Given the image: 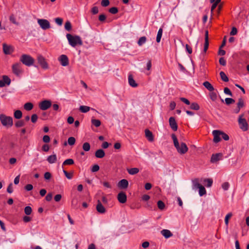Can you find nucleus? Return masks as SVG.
<instances>
[{
	"mask_svg": "<svg viewBox=\"0 0 249 249\" xmlns=\"http://www.w3.org/2000/svg\"><path fill=\"white\" fill-rule=\"evenodd\" d=\"M172 138L173 140L174 146L178 153L184 154L188 151V148L185 143L182 142L179 145L177 138L175 134H173L172 135Z\"/></svg>",
	"mask_w": 249,
	"mask_h": 249,
	"instance_id": "nucleus-1",
	"label": "nucleus"
},
{
	"mask_svg": "<svg viewBox=\"0 0 249 249\" xmlns=\"http://www.w3.org/2000/svg\"><path fill=\"white\" fill-rule=\"evenodd\" d=\"M66 37L69 43L72 47H75L77 45H82L83 44V42L79 36H73L71 34H68L66 35Z\"/></svg>",
	"mask_w": 249,
	"mask_h": 249,
	"instance_id": "nucleus-2",
	"label": "nucleus"
},
{
	"mask_svg": "<svg viewBox=\"0 0 249 249\" xmlns=\"http://www.w3.org/2000/svg\"><path fill=\"white\" fill-rule=\"evenodd\" d=\"M0 121L2 124L7 127L12 126L13 124L12 117L6 116L3 114H0Z\"/></svg>",
	"mask_w": 249,
	"mask_h": 249,
	"instance_id": "nucleus-3",
	"label": "nucleus"
},
{
	"mask_svg": "<svg viewBox=\"0 0 249 249\" xmlns=\"http://www.w3.org/2000/svg\"><path fill=\"white\" fill-rule=\"evenodd\" d=\"M20 61L25 65L30 67L33 65L35 62V59L30 55L22 54L20 58Z\"/></svg>",
	"mask_w": 249,
	"mask_h": 249,
	"instance_id": "nucleus-4",
	"label": "nucleus"
},
{
	"mask_svg": "<svg viewBox=\"0 0 249 249\" xmlns=\"http://www.w3.org/2000/svg\"><path fill=\"white\" fill-rule=\"evenodd\" d=\"M37 61L38 64L43 70H47L49 69V65L46 61V59L42 55L39 54L37 56Z\"/></svg>",
	"mask_w": 249,
	"mask_h": 249,
	"instance_id": "nucleus-5",
	"label": "nucleus"
},
{
	"mask_svg": "<svg viewBox=\"0 0 249 249\" xmlns=\"http://www.w3.org/2000/svg\"><path fill=\"white\" fill-rule=\"evenodd\" d=\"M243 115H241L238 119V123L240 128L243 131H246L248 130V124L245 119L243 118Z\"/></svg>",
	"mask_w": 249,
	"mask_h": 249,
	"instance_id": "nucleus-6",
	"label": "nucleus"
},
{
	"mask_svg": "<svg viewBox=\"0 0 249 249\" xmlns=\"http://www.w3.org/2000/svg\"><path fill=\"white\" fill-rule=\"evenodd\" d=\"M37 23L40 26V28L44 30H47L51 27L50 22L48 20L45 19H38Z\"/></svg>",
	"mask_w": 249,
	"mask_h": 249,
	"instance_id": "nucleus-7",
	"label": "nucleus"
},
{
	"mask_svg": "<svg viewBox=\"0 0 249 249\" xmlns=\"http://www.w3.org/2000/svg\"><path fill=\"white\" fill-rule=\"evenodd\" d=\"M21 65L20 63H16L12 66L13 72L17 76H19L22 72Z\"/></svg>",
	"mask_w": 249,
	"mask_h": 249,
	"instance_id": "nucleus-8",
	"label": "nucleus"
},
{
	"mask_svg": "<svg viewBox=\"0 0 249 249\" xmlns=\"http://www.w3.org/2000/svg\"><path fill=\"white\" fill-rule=\"evenodd\" d=\"M52 103L50 100H44L39 104V107L42 110H46L51 107Z\"/></svg>",
	"mask_w": 249,
	"mask_h": 249,
	"instance_id": "nucleus-9",
	"label": "nucleus"
},
{
	"mask_svg": "<svg viewBox=\"0 0 249 249\" xmlns=\"http://www.w3.org/2000/svg\"><path fill=\"white\" fill-rule=\"evenodd\" d=\"M58 61L63 66H67L69 64L68 57L65 54L61 55L58 58Z\"/></svg>",
	"mask_w": 249,
	"mask_h": 249,
	"instance_id": "nucleus-10",
	"label": "nucleus"
},
{
	"mask_svg": "<svg viewBox=\"0 0 249 249\" xmlns=\"http://www.w3.org/2000/svg\"><path fill=\"white\" fill-rule=\"evenodd\" d=\"M118 201L121 203H124L126 201L127 196L125 193L120 192L117 196Z\"/></svg>",
	"mask_w": 249,
	"mask_h": 249,
	"instance_id": "nucleus-11",
	"label": "nucleus"
},
{
	"mask_svg": "<svg viewBox=\"0 0 249 249\" xmlns=\"http://www.w3.org/2000/svg\"><path fill=\"white\" fill-rule=\"evenodd\" d=\"M2 46L3 52L6 54H10L14 51L13 48L11 46L7 45L5 43L3 44Z\"/></svg>",
	"mask_w": 249,
	"mask_h": 249,
	"instance_id": "nucleus-12",
	"label": "nucleus"
},
{
	"mask_svg": "<svg viewBox=\"0 0 249 249\" xmlns=\"http://www.w3.org/2000/svg\"><path fill=\"white\" fill-rule=\"evenodd\" d=\"M221 131L219 130H215L213 131V142L215 143L219 142L221 140L220 138Z\"/></svg>",
	"mask_w": 249,
	"mask_h": 249,
	"instance_id": "nucleus-13",
	"label": "nucleus"
},
{
	"mask_svg": "<svg viewBox=\"0 0 249 249\" xmlns=\"http://www.w3.org/2000/svg\"><path fill=\"white\" fill-rule=\"evenodd\" d=\"M169 123L170 127L174 131H177L178 129V125L175 118L173 117H171L169 120Z\"/></svg>",
	"mask_w": 249,
	"mask_h": 249,
	"instance_id": "nucleus-14",
	"label": "nucleus"
},
{
	"mask_svg": "<svg viewBox=\"0 0 249 249\" xmlns=\"http://www.w3.org/2000/svg\"><path fill=\"white\" fill-rule=\"evenodd\" d=\"M222 157V154L221 153H216L215 154H213L212 156L211 161L213 163L216 162L217 161L221 160Z\"/></svg>",
	"mask_w": 249,
	"mask_h": 249,
	"instance_id": "nucleus-15",
	"label": "nucleus"
},
{
	"mask_svg": "<svg viewBox=\"0 0 249 249\" xmlns=\"http://www.w3.org/2000/svg\"><path fill=\"white\" fill-rule=\"evenodd\" d=\"M118 186L121 189H126L128 186V182L126 179H123L118 182Z\"/></svg>",
	"mask_w": 249,
	"mask_h": 249,
	"instance_id": "nucleus-16",
	"label": "nucleus"
},
{
	"mask_svg": "<svg viewBox=\"0 0 249 249\" xmlns=\"http://www.w3.org/2000/svg\"><path fill=\"white\" fill-rule=\"evenodd\" d=\"M96 210L98 212L101 213H104L106 212V209L99 200L97 201Z\"/></svg>",
	"mask_w": 249,
	"mask_h": 249,
	"instance_id": "nucleus-17",
	"label": "nucleus"
},
{
	"mask_svg": "<svg viewBox=\"0 0 249 249\" xmlns=\"http://www.w3.org/2000/svg\"><path fill=\"white\" fill-rule=\"evenodd\" d=\"M128 83L129 85L132 87H137L138 85L134 80L132 74H129L128 77Z\"/></svg>",
	"mask_w": 249,
	"mask_h": 249,
	"instance_id": "nucleus-18",
	"label": "nucleus"
},
{
	"mask_svg": "<svg viewBox=\"0 0 249 249\" xmlns=\"http://www.w3.org/2000/svg\"><path fill=\"white\" fill-rule=\"evenodd\" d=\"M145 135L146 138L148 139V140L150 142H152L154 140L153 135L149 130L146 129L145 130Z\"/></svg>",
	"mask_w": 249,
	"mask_h": 249,
	"instance_id": "nucleus-19",
	"label": "nucleus"
},
{
	"mask_svg": "<svg viewBox=\"0 0 249 249\" xmlns=\"http://www.w3.org/2000/svg\"><path fill=\"white\" fill-rule=\"evenodd\" d=\"M193 185L192 189L193 190H196L199 189L202 185L199 183V179L198 178H195L192 180Z\"/></svg>",
	"mask_w": 249,
	"mask_h": 249,
	"instance_id": "nucleus-20",
	"label": "nucleus"
},
{
	"mask_svg": "<svg viewBox=\"0 0 249 249\" xmlns=\"http://www.w3.org/2000/svg\"><path fill=\"white\" fill-rule=\"evenodd\" d=\"M161 233L165 238H168L173 235L172 232L168 230H162Z\"/></svg>",
	"mask_w": 249,
	"mask_h": 249,
	"instance_id": "nucleus-21",
	"label": "nucleus"
},
{
	"mask_svg": "<svg viewBox=\"0 0 249 249\" xmlns=\"http://www.w3.org/2000/svg\"><path fill=\"white\" fill-rule=\"evenodd\" d=\"M95 155L96 158H102L105 156V153L103 149H100L95 152Z\"/></svg>",
	"mask_w": 249,
	"mask_h": 249,
	"instance_id": "nucleus-22",
	"label": "nucleus"
},
{
	"mask_svg": "<svg viewBox=\"0 0 249 249\" xmlns=\"http://www.w3.org/2000/svg\"><path fill=\"white\" fill-rule=\"evenodd\" d=\"M203 86L209 91H213L214 89L211 83L208 81H205L203 84Z\"/></svg>",
	"mask_w": 249,
	"mask_h": 249,
	"instance_id": "nucleus-23",
	"label": "nucleus"
},
{
	"mask_svg": "<svg viewBox=\"0 0 249 249\" xmlns=\"http://www.w3.org/2000/svg\"><path fill=\"white\" fill-rule=\"evenodd\" d=\"M57 157L55 154H53L49 156L47 158V161L50 163H53L56 161Z\"/></svg>",
	"mask_w": 249,
	"mask_h": 249,
	"instance_id": "nucleus-24",
	"label": "nucleus"
},
{
	"mask_svg": "<svg viewBox=\"0 0 249 249\" xmlns=\"http://www.w3.org/2000/svg\"><path fill=\"white\" fill-rule=\"evenodd\" d=\"M127 171L129 174L134 175L139 172V169L137 168H132L130 169H127Z\"/></svg>",
	"mask_w": 249,
	"mask_h": 249,
	"instance_id": "nucleus-25",
	"label": "nucleus"
},
{
	"mask_svg": "<svg viewBox=\"0 0 249 249\" xmlns=\"http://www.w3.org/2000/svg\"><path fill=\"white\" fill-rule=\"evenodd\" d=\"M163 30L162 28H160L158 32L156 41L157 42L159 43L160 41L162 35Z\"/></svg>",
	"mask_w": 249,
	"mask_h": 249,
	"instance_id": "nucleus-26",
	"label": "nucleus"
},
{
	"mask_svg": "<svg viewBox=\"0 0 249 249\" xmlns=\"http://www.w3.org/2000/svg\"><path fill=\"white\" fill-rule=\"evenodd\" d=\"M33 108V104L30 102L26 103L24 105V108L27 111H30Z\"/></svg>",
	"mask_w": 249,
	"mask_h": 249,
	"instance_id": "nucleus-27",
	"label": "nucleus"
},
{
	"mask_svg": "<svg viewBox=\"0 0 249 249\" xmlns=\"http://www.w3.org/2000/svg\"><path fill=\"white\" fill-rule=\"evenodd\" d=\"M14 117L17 119H20L22 116V112L19 110H17L14 113Z\"/></svg>",
	"mask_w": 249,
	"mask_h": 249,
	"instance_id": "nucleus-28",
	"label": "nucleus"
},
{
	"mask_svg": "<svg viewBox=\"0 0 249 249\" xmlns=\"http://www.w3.org/2000/svg\"><path fill=\"white\" fill-rule=\"evenodd\" d=\"M90 109V107L86 106H81L79 107V110L83 113H86Z\"/></svg>",
	"mask_w": 249,
	"mask_h": 249,
	"instance_id": "nucleus-29",
	"label": "nucleus"
},
{
	"mask_svg": "<svg viewBox=\"0 0 249 249\" xmlns=\"http://www.w3.org/2000/svg\"><path fill=\"white\" fill-rule=\"evenodd\" d=\"M15 125L16 127H20L25 125V122L24 120H18L15 123Z\"/></svg>",
	"mask_w": 249,
	"mask_h": 249,
	"instance_id": "nucleus-30",
	"label": "nucleus"
},
{
	"mask_svg": "<svg viewBox=\"0 0 249 249\" xmlns=\"http://www.w3.org/2000/svg\"><path fill=\"white\" fill-rule=\"evenodd\" d=\"M146 41V37L145 36H142V37H141L138 41V44L141 46H142L143 44H144Z\"/></svg>",
	"mask_w": 249,
	"mask_h": 249,
	"instance_id": "nucleus-31",
	"label": "nucleus"
},
{
	"mask_svg": "<svg viewBox=\"0 0 249 249\" xmlns=\"http://www.w3.org/2000/svg\"><path fill=\"white\" fill-rule=\"evenodd\" d=\"M2 80L5 84V85H9L11 83V79L6 75L2 76Z\"/></svg>",
	"mask_w": 249,
	"mask_h": 249,
	"instance_id": "nucleus-32",
	"label": "nucleus"
},
{
	"mask_svg": "<svg viewBox=\"0 0 249 249\" xmlns=\"http://www.w3.org/2000/svg\"><path fill=\"white\" fill-rule=\"evenodd\" d=\"M220 76L221 78V79L224 81V82H228L229 81V78L227 77V76L226 75L224 72L223 71H220Z\"/></svg>",
	"mask_w": 249,
	"mask_h": 249,
	"instance_id": "nucleus-33",
	"label": "nucleus"
},
{
	"mask_svg": "<svg viewBox=\"0 0 249 249\" xmlns=\"http://www.w3.org/2000/svg\"><path fill=\"white\" fill-rule=\"evenodd\" d=\"M83 149L85 151H89L90 148V145L89 142H85L82 146Z\"/></svg>",
	"mask_w": 249,
	"mask_h": 249,
	"instance_id": "nucleus-34",
	"label": "nucleus"
},
{
	"mask_svg": "<svg viewBox=\"0 0 249 249\" xmlns=\"http://www.w3.org/2000/svg\"><path fill=\"white\" fill-rule=\"evenodd\" d=\"M232 215V213H228L226 215V216H225V224L226 225L227 227H228V224H229V220L230 218H231Z\"/></svg>",
	"mask_w": 249,
	"mask_h": 249,
	"instance_id": "nucleus-35",
	"label": "nucleus"
},
{
	"mask_svg": "<svg viewBox=\"0 0 249 249\" xmlns=\"http://www.w3.org/2000/svg\"><path fill=\"white\" fill-rule=\"evenodd\" d=\"M206 193L205 188L204 186L201 185L199 188V195L200 196H202Z\"/></svg>",
	"mask_w": 249,
	"mask_h": 249,
	"instance_id": "nucleus-36",
	"label": "nucleus"
},
{
	"mask_svg": "<svg viewBox=\"0 0 249 249\" xmlns=\"http://www.w3.org/2000/svg\"><path fill=\"white\" fill-rule=\"evenodd\" d=\"M237 105L239 108H242L244 106V101L242 98H240L238 99Z\"/></svg>",
	"mask_w": 249,
	"mask_h": 249,
	"instance_id": "nucleus-37",
	"label": "nucleus"
},
{
	"mask_svg": "<svg viewBox=\"0 0 249 249\" xmlns=\"http://www.w3.org/2000/svg\"><path fill=\"white\" fill-rule=\"evenodd\" d=\"M74 163V161L71 159H68L66 160L63 163V165H71Z\"/></svg>",
	"mask_w": 249,
	"mask_h": 249,
	"instance_id": "nucleus-38",
	"label": "nucleus"
},
{
	"mask_svg": "<svg viewBox=\"0 0 249 249\" xmlns=\"http://www.w3.org/2000/svg\"><path fill=\"white\" fill-rule=\"evenodd\" d=\"M91 123L96 127H99L101 125V122L99 120L92 119Z\"/></svg>",
	"mask_w": 249,
	"mask_h": 249,
	"instance_id": "nucleus-39",
	"label": "nucleus"
},
{
	"mask_svg": "<svg viewBox=\"0 0 249 249\" xmlns=\"http://www.w3.org/2000/svg\"><path fill=\"white\" fill-rule=\"evenodd\" d=\"M32 209L30 206H26L24 208V212L27 215H30L32 213Z\"/></svg>",
	"mask_w": 249,
	"mask_h": 249,
	"instance_id": "nucleus-40",
	"label": "nucleus"
},
{
	"mask_svg": "<svg viewBox=\"0 0 249 249\" xmlns=\"http://www.w3.org/2000/svg\"><path fill=\"white\" fill-rule=\"evenodd\" d=\"M75 142V139L73 137H71L68 138V143L70 145H73Z\"/></svg>",
	"mask_w": 249,
	"mask_h": 249,
	"instance_id": "nucleus-41",
	"label": "nucleus"
},
{
	"mask_svg": "<svg viewBox=\"0 0 249 249\" xmlns=\"http://www.w3.org/2000/svg\"><path fill=\"white\" fill-rule=\"evenodd\" d=\"M157 205L159 209L161 210H162L165 207V204L161 200L158 201Z\"/></svg>",
	"mask_w": 249,
	"mask_h": 249,
	"instance_id": "nucleus-42",
	"label": "nucleus"
},
{
	"mask_svg": "<svg viewBox=\"0 0 249 249\" xmlns=\"http://www.w3.org/2000/svg\"><path fill=\"white\" fill-rule=\"evenodd\" d=\"M190 108L192 109L197 110L199 109V106L197 104L193 103L191 105Z\"/></svg>",
	"mask_w": 249,
	"mask_h": 249,
	"instance_id": "nucleus-43",
	"label": "nucleus"
},
{
	"mask_svg": "<svg viewBox=\"0 0 249 249\" xmlns=\"http://www.w3.org/2000/svg\"><path fill=\"white\" fill-rule=\"evenodd\" d=\"M210 97L212 101H214L217 99V94L216 93L211 91L210 93Z\"/></svg>",
	"mask_w": 249,
	"mask_h": 249,
	"instance_id": "nucleus-44",
	"label": "nucleus"
},
{
	"mask_svg": "<svg viewBox=\"0 0 249 249\" xmlns=\"http://www.w3.org/2000/svg\"><path fill=\"white\" fill-rule=\"evenodd\" d=\"M65 29L68 31H70L71 29V23L69 21H67L65 24Z\"/></svg>",
	"mask_w": 249,
	"mask_h": 249,
	"instance_id": "nucleus-45",
	"label": "nucleus"
},
{
	"mask_svg": "<svg viewBox=\"0 0 249 249\" xmlns=\"http://www.w3.org/2000/svg\"><path fill=\"white\" fill-rule=\"evenodd\" d=\"M225 101L226 104L228 105L233 104L235 102V100L234 99L230 98H226Z\"/></svg>",
	"mask_w": 249,
	"mask_h": 249,
	"instance_id": "nucleus-46",
	"label": "nucleus"
},
{
	"mask_svg": "<svg viewBox=\"0 0 249 249\" xmlns=\"http://www.w3.org/2000/svg\"><path fill=\"white\" fill-rule=\"evenodd\" d=\"M9 20L13 24H14L15 25H19V23L18 22H17L16 18H15V17L13 15H11L10 17Z\"/></svg>",
	"mask_w": 249,
	"mask_h": 249,
	"instance_id": "nucleus-47",
	"label": "nucleus"
},
{
	"mask_svg": "<svg viewBox=\"0 0 249 249\" xmlns=\"http://www.w3.org/2000/svg\"><path fill=\"white\" fill-rule=\"evenodd\" d=\"M63 173L65 174L66 178L69 179H71L72 178V173H68L67 171L65 170H63Z\"/></svg>",
	"mask_w": 249,
	"mask_h": 249,
	"instance_id": "nucleus-48",
	"label": "nucleus"
},
{
	"mask_svg": "<svg viewBox=\"0 0 249 249\" xmlns=\"http://www.w3.org/2000/svg\"><path fill=\"white\" fill-rule=\"evenodd\" d=\"M204 182H207L206 186L210 187L213 184V180L211 178H207L204 180Z\"/></svg>",
	"mask_w": 249,
	"mask_h": 249,
	"instance_id": "nucleus-49",
	"label": "nucleus"
},
{
	"mask_svg": "<svg viewBox=\"0 0 249 249\" xmlns=\"http://www.w3.org/2000/svg\"><path fill=\"white\" fill-rule=\"evenodd\" d=\"M220 137L225 141H227L229 139V136L222 131H221L220 133Z\"/></svg>",
	"mask_w": 249,
	"mask_h": 249,
	"instance_id": "nucleus-50",
	"label": "nucleus"
},
{
	"mask_svg": "<svg viewBox=\"0 0 249 249\" xmlns=\"http://www.w3.org/2000/svg\"><path fill=\"white\" fill-rule=\"evenodd\" d=\"M109 12L110 13H111V14H115L118 13V10L117 8H116L115 7H111L109 9Z\"/></svg>",
	"mask_w": 249,
	"mask_h": 249,
	"instance_id": "nucleus-51",
	"label": "nucleus"
},
{
	"mask_svg": "<svg viewBox=\"0 0 249 249\" xmlns=\"http://www.w3.org/2000/svg\"><path fill=\"white\" fill-rule=\"evenodd\" d=\"M38 119V116L36 114H34L32 115L31 119V122L33 123H36Z\"/></svg>",
	"mask_w": 249,
	"mask_h": 249,
	"instance_id": "nucleus-52",
	"label": "nucleus"
},
{
	"mask_svg": "<svg viewBox=\"0 0 249 249\" xmlns=\"http://www.w3.org/2000/svg\"><path fill=\"white\" fill-rule=\"evenodd\" d=\"M224 92L226 94L229 95L230 96H232V93L228 88H224Z\"/></svg>",
	"mask_w": 249,
	"mask_h": 249,
	"instance_id": "nucleus-53",
	"label": "nucleus"
},
{
	"mask_svg": "<svg viewBox=\"0 0 249 249\" xmlns=\"http://www.w3.org/2000/svg\"><path fill=\"white\" fill-rule=\"evenodd\" d=\"M55 22L56 24H57L58 25L61 26L62 24L63 23V19L61 18H55L54 19Z\"/></svg>",
	"mask_w": 249,
	"mask_h": 249,
	"instance_id": "nucleus-54",
	"label": "nucleus"
},
{
	"mask_svg": "<svg viewBox=\"0 0 249 249\" xmlns=\"http://www.w3.org/2000/svg\"><path fill=\"white\" fill-rule=\"evenodd\" d=\"M229 186H230V184L228 182H224L222 184V188L224 190H228L229 189Z\"/></svg>",
	"mask_w": 249,
	"mask_h": 249,
	"instance_id": "nucleus-55",
	"label": "nucleus"
},
{
	"mask_svg": "<svg viewBox=\"0 0 249 249\" xmlns=\"http://www.w3.org/2000/svg\"><path fill=\"white\" fill-rule=\"evenodd\" d=\"M109 4V1L108 0H102L101 1V5L102 6L107 7Z\"/></svg>",
	"mask_w": 249,
	"mask_h": 249,
	"instance_id": "nucleus-56",
	"label": "nucleus"
},
{
	"mask_svg": "<svg viewBox=\"0 0 249 249\" xmlns=\"http://www.w3.org/2000/svg\"><path fill=\"white\" fill-rule=\"evenodd\" d=\"M99 166L97 164H95L92 166V168L91 169V171L92 172H95L98 171L99 170Z\"/></svg>",
	"mask_w": 249,
	"mask_h": 249,
	"instance_id": "nucleus-57",
	"label": "nucleus"
},
{
	"mask_svg": "<svg viewBox=\"0 0 249 249\" xmlns=\"http://www.w3.org/2000/svg\"><path fill=\"white\" fill-rule=\"evenodd\" d=\"M52 177L51 174L50 172H46L44 174V178L46 180H49Z\"/></svg>",
	"mask_w": 249,
	"mask_h": 249,
	"instance_id": "nucleus-58",
	"label": "nucleus"
},
{
	"mask_svg": "<svg viewBox=\"0 0 249 249\" xmlns=\"http://www.w3.org/2000/svg\"><path fill=\"white\" fill-rule=\"evenodd\" d=\"M237 33V29L235 27H232V29H231V33H230V35L231 36H234V35H236Z\"/></svg>",
	"mask_w": 249,
	"mask_h": 249,
	"instance_id": "nucleus-59",
	"label": "nucleus"
},
{
	"mask_svg": "<svg viewBox=\"0 0 249 249\" xmlns=\"http://www.w3.org/2000/svg\"><path fill=\"white\" fill-rule=\"evenodd\" d=\"M62 198V196L60 194H57L54 196V199L56 202H59Z\"/></svg>",
	"mask_w": 249,
	"mask_h": 249,
	"instance_id": "nucleus-60",
	"label": "nucleus"
},
{
	"mask_svg": "<svg viewBox=\"0 0 249 249\" xmlns=\"http://www.w3.org/2000/svg\"><path fill=\"white\" fill-rule=\"evenodd\" d=\"M53 197V195L52 193H49L47 194V195L46 196L45 199L47 201H50L52 200Z\"/></svg>",
	"mask_w": 249,
	"mask_h": 249,
	"instance_id": "nucleus-61",
	"label": "nucleus"
},
{
	"mask_svg": "<svg viewBox=\"0 0 249 249\" xmlns=\"http://www.w3.org/2000/svg\"><path fill=\"white\" fill-rule=\"evenodd\" d=\"M219 62L220 64V65H221L222 66H225L226 64V61L225 60V59L223 57H221L219 59Z\"/></svg>",
	"mask_w": 249,
	"mask_h": 249,
	"instance_id": "nucleus-62",
	"label": "nucleus"
},
{
	"mask_svg": "<svg viewBox=\"0 0 249 249\" xmlns=\"http://www.w3.org/2000/svg\"><path fill=\"white\" fill-rule=\"evenodd\" d=\"M12 186H13V184L12 183H10L9 186H8L7 187V191L8 193L11 194L13 192V188H12Z\"/></svg>",
	"mask_w": 249,
	"mask_h": 249,
	"instance_id": "nucleus-63",
	"label": "nucleus"
},
{
	"mask_svg": "<svg viewBox=\"0 0 249 249\" xmlns=\"http://www.w3.org/2000/svg\"><path fill=\"white\" fill-rule=\"evenodd\" d=\"M43 141L44 142H49L50 141V137L48 135H45L43 138Z\"/></svg>",
	"mask_w": 249,
	"mask_h": 249,
	"instance_id": "nucleus-64",
	"label": "nucleus"
}]
</instances>
